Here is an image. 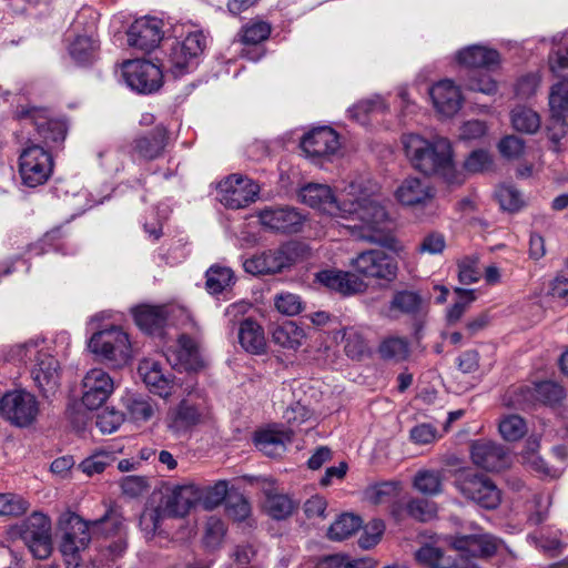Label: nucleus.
Returning a JSON list of instances; mask_svg holds the SVG:
<instances>
[{
	"label": "nucleus",
	"instance_id": "obj_1",
	"mask_svg": "<svg viewBox=\"0 0 568 568\" xmlns=\"http://www.w3.org/2000/svg\"><path fill=\"white\" fill-rule=\"evenodd\" d=\"M355 186L336 199L326 184L310 183L300 190L301 201L331 216L348 221L344 226L357 239L399 253L403 247L393 234V221L386 209L371 196H354Z\"/></svg>",
	"mask_w": 568,
	"mask_h": 568
},
{
	"label": "nucleus",
	"instance_id": "obj_2",
	"mask_svg": "<svg viewBox=\"0 0 568 568\" xmlns=\"http://www.w3.org/2000/svg\"><path fill=\"white\" fill-rule=\"evenodd\" d=\"M121 526L120 517L112 509L94 520H84L73 511L62 513L58 519V529L61 531L59 550L65 564L78 566L80 552L89 547L92 535H109L120 530Z\"/></svg>",
	"mask_w": 568,
	"mask_h": 568
},
{
	"label": "nucleus",
	"instance_id": "obj_3",
	"mask_svg": "<svg viewBox=\"0 0 568 568\" xmlns=\"http://www.w3.org/2000/svg\"><path fill=\"white\" fill-rule=\"evenodd\" d=\"M405 153L413 166L427 175H440L448 182H455V163L450 142L442 136L428 141L423 136L408 133L402 138Z\"/></svg>",
	"mask_w": 568,
	"mask_h": 568
},
{
	"label": "nucleus",
	"instance_id": "obj_4",
	"mask_svg": "<svg viewBox=\"0 0 568 568\" xmlns=\"http://www.w3.org/2000/svg\"><path fill=\"white\" fill-rule=\"evenodd\" d=\"M207 45L205 34L195 30L176 39L166 54L165 67L175 78L183 77L194 71Z\"/></svg>",
	"mask_w": 568,
	"mask_h": 568
},
{
	"label": "nucleus",
	"instance_id": "obj_5",
	"mask_svg": "<svg viewBox=\"0 0 568 568\" xmlns=\"http://www.w3.org/2000/svg\"><path fill=\"white\" fill-rule=\"evenodd\" d=\"M212 419V410L205 397L200 394L189 395L168 412V429L180 437L193 428L205 425Z\"/></svg>",
	"mask_w": 568,
	"mask_h": 568
},
{
	"label": "nucleus",
	"instance_id": "obj_6",
	"mask_svg": "<svg viewBox=\"0 0 568 568\" xmlns=\"http://www.w3.org/2000/svg\"><path fill=\"white\" fill-rule=\"evenodd\" d=\"M17 537L37 559H48L53 551L51 519L34 511L14 528Z\"/></svg>",
	"mask_w": 568,
	"mask_h": 568
},
{
	"label": "nucleus",
	"instance_id": "obj_7",
	"mask_svg": "<svg viewBox=\"0 0 568 568\" xmlns=\"http://www.w3.org/2000/svg\"><path fill=\"white\" fill-rule=\"evenodd\" d=\"M302 246L286 242L278 247L266 250L244 261L243 267L253 275L276 274L293 266L302 256Z\"/></svg>",
	"mask_w": 568,
	"mask_h": 568
},
{
	"label": "nucleus",
	"instance_id": "obj_8",
	"mask_svg": "<svg viewBox=\"0 0 568 568\" xmlns=\"http://www.w3.org/2000/svg\"><path fill=\"white\" fill-rule=\"evenodd\" d=\"M349 266L364 278L393 282L397 277L398 263L393 255L378 248L358 253L349 261Z\"/></svg>",
	"mask_w": 568,
	"mask_h": 568
},
{
	"label": "nucleus",
	"instance_id": "obj_9",
	"mask_svg": "<svg viewBox=\"0 0 568 568\" xmlns=\"http://www.w3.org/2000/svg\"><path fill=\"white\" fill-rule=\"evenodd\" d=\"M455 486L465 498L483 508L495 509L500 504V490L484 475L462 471L456 477Z\"/></svg>",
	"mask_w": 568,
	"mask_h": 568
},
{
	"label": "nucleus",
	"instance_id": "obj_10",
	"mask_svg": "<svg viewBox=\"0 0 568 568\" xmlns=\"http://www.w3.org/2000/svg\"><path fill=\"white\" fill-rule=\"evenodd\" d=\"M53 170V159L48 150L31 144L22 150L19 158V173L23 184L36 187L48 181Z\"/></svg>",
	"mask_w": 568,
	"mask_h": 568
},
{
	"label": "nucleus",
	"instance_id": "obj_11",
	"mask_svg": "<svg viewBox=\"0 0 568 568\" xmlns=\"http://www.w3.org/2000/svg\"><path fill=\"white\" fill-rule=\"evenodd\" d=\"M39 414L36 396L23 389L6 393L0 399V415L12 425L26 427L31 425Z\"/></svg>",
	"mask_w": 568,
	"mask_h": 568
},
{
	"label": "nucleus",
	"instance_id": "obj_12",
	"mask_svg": "<svg viewBox=\"0 0 568 568\" xmlns=\"http://www.w3.org/2000/svg\"><path fill=\"white\" fill-rule=\"evenodd\" d=\"M89 348L92 353L116 364H124L131 357L129 337L118 327L94 333L90 338Z\"/></svg>",
	"mask_w": 568,
	"mask_h": 568
},
{
	"label": "nucleus",
	"instance_id": "obj_13",
	"mask_svg": "<svg viewBox=\"0 0 568 568\" xmlns=\"http://www.w3.org/2000/svg\"><path fill=\"white\" fill-rule=\"evenodd\" d=\"M16 114L18 119L29 120L36 126L39 136L47 146L61 143L65 138V123L53 118L48 109L21 105L17 109Z\"/></svg>",
	"mask_w": 568,
	"mask_h": 568
},
{
	"label": "nucleus",
	"instance_id": "obj_14",
	"mask_svg": "<svg viewBox=\"0 0 568 568\" xmlns=\"http://www.w3.org/2000/svg\"><path fill=\"white\" fill-rule=\"evenodd\" d=\"M260 186L248 178L232 174L219 184L220 202L229 209L237 210L254 202Z\"/></svg>",
	"mask_w": 568,
	"mask_h": 568
},
{
	"label": "nucleus",
	"instance_id": "obj_15",
	"mask_svg": "<svg viewBox=\"0 0 568 568\" xmlns=\"http://www.w3.org/2000/svg\"><path fill=\"white\" fill-rule=\"evenodd\" d=\"M125 83L139 93H152L162 85V71L146 60L126 61L122 67Z\"/></svg>",
	"mask_w": 568,
	"mask_h": 568
},
{
	"label": "nucleus",
	"instance_id": "obj_16",
	"mask_svg": "<svg viewBox=\"0 0 568 568\" xmlns=\"http://www.w3.org/2000/svg\"><path fill=\"white\" fill-rule=\"evenodd\" d=\"M315 281L325 288L343 296L364 293L368 284L356 272L325 268L315 274Z\"/></svg>",
	"mask_w": 568,
	"mask_h": 568
},
{
	"label": "nucleus",
	"instance_id": "obj_17",
	"mask_svg": "<svg viewBox=\"0 0 568 568\" xmlns=\"http://www.w3.org/2000/svg\"><path fill=\"white\" fill-rule=\"evenodd\" d=\"M163 36L162 20L143 17L136 19L129 28L128 43L130 47L149 52L160 44Z\"/></svg>",
	"mask_w": 568,
	"mask_h": 568
},
{
	"label": "nucleus",
	"instance_id": "obj_18",
	"mask_svg": "<svg viewBox=\"0 0 568 568\" xmlns=\"http://www.w3.org/2000/svg\"><path fill=\"white\" fill-rule=\"evenodd\" d=\"M82 403L89 409L102 406L114 389L112 378L101 368H92L82 381Z\"/></svg>",
	"mask_w": 568,
	"mask_h": 568
},
{
	"label": "nucleus",
	"instance_id": "obj_19",
	"mask_svg": "<svg viewBox=\"0 0 568 568\" xmlns=\"http://www.w3.org/2000/svg\"><path fill=\"white\" fill-rule=\"evenodd\" d=\"M473 463L488 471H500L509 466L510 458L505 447L490 440H477L471 444Z\"/></svg>",
	"mask_w": 568,
	"mask_h": 568
},
{
	"label": "nucleus",
	"instance_id": "obj_20",
	"mask_svg": "<svg viewBox=\"0 0 568 568\" xmlns=\"http://www.w3.org/2000/svg\"><path fill=\"white\" fill-rule=\"evenodd\" d=\"M258 219L265 227L283 233H296L301 230L304 216L294 207H266L261 210Z\"/></svg>",
	"mask_w": 568,
	"mask_h": 568
},
{
	"label": "nucleus",
	"instance_id": "obj_21",
	"mask_svg": "<svg viewBox=\"0 0 568 568\" xmlns=\"http://www.w3.org/2000/svg\"><path fill=\"white\" fill-rule=\"evenodd\" d=\"M395 199L404 206H426L435 196L434 189L423 179L409 176L397 186Z\"/></svg>",
	"mask_w": 568,
	"mask_h": 568
},
{
	"label": "nucleus",
	"instance_id": "obj_22",
	"mask_svg": "<svg viewBox=\"0 0 568 568\" xmlns=\"http://www.w3.org/2000/svg\"><path fill=\"white\" fill-rule=\"evenodd\" d=\"M462 557L484 558L493 556L498 548V541L488 534L460 535L450 541Z\"/></svg>",
	"mask_w": 568,
	"mask_h": 568
},
{
	"label": "nucleus",
	"instance_id": "obj_23",
	"mask_svg": "<svg viewBox=\"0 0 568 568\" xmlns=\"http://www.w3.org/2000/svg\"><path fill=\"white\" fill-rule=\"evenodd\" d=\"M302 150L310 158H324L334 154L341 146L337 133L327 126L314 129L301 142Z\"/></svg>",
	"mask_w": 568,
	"mask_h": 568
},
{
	"label": "nucleus",
	"instance_id": "obj_24",
	"mask_svg": "<svg viewBox=\"0 0 568 568\" xmlns=\"http://www.w3.org/2000/svg\"><path fill=\"white\" fill-rule=\"evenodd\" d=\"M32 378L44 396L54 394L59 387V363L47 352H38L31 372Z\"/></svg>",
	"mask_w": 568,
	"mask_h": 568
},
{
	"label": "nucleus",
	"instance_id": "obj_25",
	"mask_svg": "<svg viewBox=\"0 0 568 568\" xmlns=\"http://www.w3.org/2000/svg\"><path fill=\"white\" fill-rule=\"evenodd\" d=\"M138 373L151 393L164 398L172 394V375L165 373L159 362L151 358L142 359Z\"/></svg>",
	"mask_w": 568,
	"mask_h": 568
},
{
	"label": "nucleus",
	"instance_id": "obj_26",
	"mask_svg": "<svg viewBox=\"0 0 568 568\" xmlns=\"http://www.w3.org/2000/svg\"><path fill=\"white\" fill-rule=\"evenodd\" d=\"M429 94L435 109L444 116L455 115L462 106L460 91L450 80H442L434 84Z\"/></svg>",
	"mask_w": 568,
	"mask_h": 568
},
{
	"label": "nucleus",
	"instance_id": "obj_27",
	"mask_svg": "<svg viewBox=\"0 0 568 568\" xmlns=\"http://www.w3.org/2000/svg\"><path fill=\"white\" fill-rule=\"evenodd\" d=\"M456 61L466 68L493 70L500 64V54L496 49L471 44L456 53Z\"/></svg>",
	"mask_w": 568,
	"mask_h": 568
},
{
	"label": "nucleus",
	"instance_id": "obj_28",
	"mask_svg": "<svg viewBox=\"0 0 568 568\" xmlns=\"http://www.w3.org/2000/svg\"><path fill=\"white\" fill-rule=\"evenodd\" d=\"M201 487L195 484H185L172 489L165 501V511L170 516L183 517L193 507L199 505Z\"/></svg>",
	"mask_w": 568,
	"mask_h": 568
},
{
	"label": "nucleus",
	"instance_id": "obj_29",
	"mask_svg": "<svg viewBox=\"0 0 568 568\" xmlns=\"http://www.w3.org/2000/svg\"><path fill=\"white\" fill-rule=\"evenodd\" d=\"M292 440V429L268 428L255 436L256 446L270 457L281 456L286 449V445Z\"/></svg>",
	"mask_w": 568,
	"mask_h": 568
},
{
	"label": "nucleus",
	"instance_id": "obj_30",
	"mask_svg": "<svg viewBox=\"0 0 568 568\" xmlns=\"http://www.w3.org/2000/svg\"><path fill=\"white\" fill-rule=\"evenodd\" d=\"M237 337L240 345L248 353L261 354L265 351L266 339L264 331L252 318L241 321Z\"/></svg>",
	"mask_w": 568,
	"mask_h": 568
},
{
	"label": "nucleus",
	"instance_id": "obj_31",
	"mask_svg": "<svg viewBox=\"0 0 568 568\" xmlns=\"http://www.w3.org/2000/svg\"><path fill=\"white\" fill-rule=\"evenodd\" d=\"M168 133L163 126H156L149 134L135 140L134 150L143 159L159 158L166 145Z\"/></svg>",
	"mask_w": 568,
	"mask_h": 568
},
{
	"label": "nucleus",
	"instance_id": "obj_32",
	"mask_svg": "<svg viewBox=\"0 0 568 568\" xmlns=\"http://www.w3.org/2000/svg\"><path fill=\"white\" fill-rule=\"evenodd\" d=\"M135 324L148 333H154L163 327L168 313L163 306L140 305L132 310Z\"/></svg>",
	"mask_w": 568,
	"mask_h": 568
},
{
	"label": "nucleus",
	"instance_id": "obj_33",
	"mask_svg": "<svg viewBox=\"0 0 568 568\" xmlns=\"http://www.w3.org/2000/svg\"><path fill=\"white\" fill-rule=\"evenodd\" d=\"M272 337L280 346L296 349L306 339V333L297 323L287 321L273 331Z\"/></svg>",
	"mask_w": 568,
	"mask_h": 568
},
{
	"label": "nucleus",
	"instance_id": "obj_34",
	"mask_svg": "<svg viewBox=\"0 0 568 568\" xmlns=\"http://www.w3.org/2000/svg\"><path fill=\"white\" fill-rule=\"evenodd\" d=\"M344 352L353 361H362L369 356L371 348L363 333L355 327L343 329Z\"/></svg>",
	"mask_w": 568,
	"mask_h": 568
},
{
	"label": "nucleus",
	"instance_id": "obj_35",
	"mask_svg": "<svg viewBox=\"0 0 568 568\" xmlns=\"http://www.w3.org/2000/svg\"><path fill=\"white\" fill-rule=\"evenodd\" d=\"M424 301L422 296L414 291H398L393 295L390 310L403 314L416 316L422 313Z\"/></svg>",
	"mask_w": 568,
	"mask_h": 568
},
{
	"label": "nucleus",
	"instance_id": "obj_36",
	"mask_svg": "<svg viewBox=\"0 0 568 568\" xmlns=\"http://www.w3.org/2000/svg\"><path fill=\"white\" fill-rule=\"evenodd\" d=\"M362 525L359 517L343 514L328 528L327 537L331 540L342 541L355 534Z\"/></svg>",
	"mask_w": 568,
	"mask_h": 568
},
{
	"label": "nucleus",
	"instance_id": "obj_37",
	"mask_svg": "<svg viewBox=\"0 0 568 568\" xmlns=\"http://www.w3.org/2000/svg\"><path fill=\"white\" fill-rule=\"evenodd\" d=\"M205 287L210 294H219L231 286L234 274L231 268L220 265H212L205 273Z\"/></svg>",
	"mask_w": 568,
	"mask_h": 568
},
{
	"label": "nucleus",
	"instance_id": "obj_38",
	"mask_svg": "<svg viewBox=\"0 0 568 568\" xmlns=\"http://www.w3.org/2000/svg\"><path fill=\"white\" fill-rule=\"evenodd\" d=\"M442 474L438 470L423 469L416 473L413 486L420 494L435 496L442 493Z\"/></svg>",
	"mask_w": 568,
	"mask_h": 568
},
{
	"label": "nucleus",
	"instance_id": "obj_39",
	"mask_svg": "<svg viewBox=\"0 0 568 568\" xmlns=\"http://www.w3.org/2000/svg\"><path fill=\"white\" fill-rule=\"evenodd\" d=\"M511 123L515 130L532 134L540 128V116L529 108L517 106L511 111Z\"/></svg>",
	"mask_w": 568,
	"mask_h": 568
},
{
	"label": "nucleus",
	"instance_id": "obj_40",
	"mask_svg": "<svg viewBox=\"0 0 568 568\" xmlns=\"http://www.w3.org/2000/svg\"><path fill=\"white\" fill-rule=\"evenodd\" d=\"M378 353L384 359L402 362L409 355L408 342L403 337H387L381 343Z\"/></svg>",
	"mask_w": 568,
	"mask_h": 568
},
{
	"label": "nucleus",
	"instance_id": "obj_41",
	"mask_svg": "<svg viewBox=\"0 0 568 568\" xmlns=\"http://www.w3.org/2000/svg\"><path fill=\"white\" fill-rule=\"evenodd\" d=\"M549 106L552 118L561 120L568 115V80L552 85L549 94Z\"/></svg>",
	"mask_w": 568,
	"mask_h": 568
},
{
	"label": "nucleus",
	"instance_id": "obj_42",
	"mask_svg": "<svg viewBox=\"0 0 568 568\" xmlns=\"http://www.w3.org/2000/svg\"><path fill=\"white\" fill-rule=\"evenodd\" d=\"M265 509L272 518L282 520L292 515L293 510L295 509V504L286 495L267 494L265 500Z\"/></svg>",
	"mask_w": 568,
	"mask_h": 568
},
{
	"label": "nucleus",
	"instance_id": "obj_43",
	"mask_svg": "<svg viewBox=\"0 0 568 568\" xmlns=\"http://www.w3.org/2000/svg\"><path fill=\"white\" fill-rule=\"evenodd\" d=\"M126 410L134 422H146L155 412V404L145 396H131L125 402Z\"/></svg>",
	"mask_w": 568,
	"mask_h": 568
},
{
	"label": "nucleus",
	"instance_id": "obj_44",
	"mask_svg": "<svg viewBox=\"0 0 568 568\" xmlns=\"http://www.w3.org/2000/svg\"><path fill=\"white\" fill-rule=\"evenodd\" d=\"M272 31L270 23L254 21L242 27L239 33L240 41L246 45H256L268 39Z\"/></svg>",
	"mask_w": 568,
	"mask_h": 568
},
{
	"label": "nucleus",
	"instance_id": "obj_45",
	"mask_svg": "<svg viewBox=\"0 0 568 568\" xmlns=\"http://www.w3.org/2000/svg\"><path fill=\"white\" fill-rule=\"evenodd\" d=\"M226 494L227 483L220 480L213 486L201 488V496L197 504L205 510H212L225 499Z\"/></svg>",
	"mask_w": 568,
	"mask_h": 568
},
{
	"label": "nucleus",
	"instance_id": "obj_46",
	"mask_svg": "<svg viewBox=\"0 0 568 568\" xmlns=\"http://www.w3.org/2000/svg\"><path fill=\"white\" fill-rule=\"evenodd\" d=\"M499 433L504 439L515 442L525 436L527 426L519 415H508L499 422Z\"/></svg>",
	"mask_w": 568,
	"mask_h": 568
},
{
	"label": "nucleus",
	"instance_id": "obj_47",
	"mask_svg": "<svg viewBox=\"0 0 568 568\" xmlns=\"http://www.w3.org/2000/svg\"><path fill=\"white\" fill-rule=\"evenodd\" d=\"M97 49L98 45L91 37L79 36L70 45V54L78 63H87L93 58Z\"/></svg>",
	"mask_w": 568,
	"mask_h": 568
},
{
	"label": "nucleus",
	"instance_id": "obj_48",
	"mask_svg": "<svg viewBox=\"0 0 568 568\" xmlns=\"http://www.w3.org/2000/svg\"><path fill=\"white\" fill-rule=\"evenodd\" d=\"M29 508V504L19 495L0 494V516H21Z\"/></svg>",
	"mask_w": 568,
	"mask_h": 568
},
{
	"label": "nucleus",
	"instance_id": "obj_49",
	"mask_svg": "<svg viewBox=\"0 0 568 568\" xmlns=\"http://www.w3.org/2000/svg\"><path fill=\"white\" fill-rule=\"evenodd\" d=\"M400 491L398 481H385L372 486L367 490L368 499L374 504H383L396 497Z\"/></svg>",
	"mask_w": 568,
	"mask_h": 568
},
{
	"label": "nucleus",
	"instance_id": "obj_50",
	"mask_svg": "<svg viewBox=\"0 0 568 568\" xmlns=\"http://www.w3.org/2000/svg\"><path fill=\"white\" fill-rule=\"evenodd\" d=\"M496 196L501 209L505 211L516 212L524 204L520 192L511 185L500 186L496 192Z\"/></svg>",
	"mask_w": 568,
	"mask_h": 568
},
{
	"label": "nucleus",
	"instance_id": "obj_51",
	"mask_svg": "<svg viewBox=\"0 0 568 568\" xmlns=\"http://www.w3.org/2000/svg\"><path fill=\"white\" fill-rule=\"evenodd\" d=\"M384 103L379 98L363 100L353 105L349 110V116L361 123H365L369 113L382 111Z\"/></svg>",
	"mask_w": 568,
	"mask_h": 568
},
{
	"label": "nucleus",
	"instance_id": "obj_52",
	"mask_svg": "<svg viewBox=\"0 0 568 568\" xmlns=\"http://www.w3.org/2000/svg\"><path fill=\"white\" fill-rule=\"evenodd\" d=\"M385 530V524L381 519L371 520L361 536L358 544L363 549H369L378 544Z\"/></svg>",
	"mask_w": 568,
	"mask_h": 568
},
{
	"label": "nucleus",
	"instance_id": "obj_53",
	"mask_svg": "<svg viewBox=\"0 0 568 568\" xmlns=\"http://www.w3.org/2000/svg\"><path fill=\"white\" fill-rule=\"evenodd\" d=\"M112 460L113 457L111 454L105 452H99L85 458L80 464L79 467L83 473H85L89 476H92L102 473Z\"/></svg>",
	"mask_w": 568,
	"mask_h": 568
},
{
	"label": "nucleus",
	"instance_id": "obj_54",
	"mask_svg": "<svg viewBox=\"0 0 568 568\" xmlns=\"http://www.w3.org/2000/svg\"><path fill=\"white\" fill-rule=\"evenodd\" d=\"M536 395L542 403L552 405L564 398L565 392L558 384L547 381L537 385Z\"/></svg>",
	"mask_w": 568,
	"mask_h": 568
},
{
	"label": "nucleus",
	"instance_id": "obj_55",
	"mask_svg": "<svg viewBox=\"0 0 568 568\" xmlns=\"http://www.w3.org/2000/svg\"><path fill=\"white\" fill-rule=\"evenodd\" d=\"M407 514L418 520L427 521L435 515L434 505L425 499L414 498L406 504Z\"/></svg>",
	"mask_w": 568,
	"mask_h": 568
},
{
	"label": "nucleus",
	"instance_id": "obj_56",
	"mask_svg": "<svg viewBox=\"0 0 568 568\" xmlns=\"http://www.w3.org/2000/svg\"><path fill=\"white\" fill-rule=\"evenodd\" d=\"M123 423V415L116 410L104 409L97 416L95 425L102 434L115 432Z\"/></svg>",
	"mask_w": 568,
	"mask_h": 568
},
{
	"label": "nucleus",
	"instance_id": "obj_57",
	"mask_svg": "<svg viewBox=\"0 0 568 568\" xmlns=\"http://www.w3.org/2000/svg\"><path fill=\"white\" fill-rule=\"evenodd\" d=\"M456 293L465 296V300L456 302L448 311H447V322L449 325L456 324L467 311L469 304L475 300V295L473 291L456 288Z\"/></svg>",
	"mask_w": 568,
	"mask_h": 568
},
{
	"label": "nucleus",
	"instance_id": "obj_58",
	"mask_svg": "<svg viewBox=\"0 0 568 568\" xmlns=\"http://www.w3.org/2000/svg\"><path fill=\"white\" fill-rule=\"evenodd\" d=\"M226 514L230 518L242 521L250 516L251 506L241 495L232 496L226 501Z\"/></svg>",
	"mask_w": 568,
	"mask_h": 568
},
{
	"label": "nucleus",
	"instance_id": "obj_59",
	"mask_svg": "<svg viewBox=\"0 0 568 568\" xmlns=\"http://www.w3.org/2000/svg\"><path fill=\"white\" fill-rule=\"evenodd\" d=\"M275 306L282 314L293 316L302 311V301L296 294L281 293L275 297Z\"/></svg>",
	"mask_w": 568,
	"mask_h": 568
},
{
	"label": "nucleus",
	"instance_id": "obj_60",
	"mask_svg": "<svg viewBox=\"0 0 568 568\" xmlns=\"http://www.w3.org/2000/svg\"><path fill=\"white\" fill-rule=\"evenodd\" d=\"M225 530V525L221 519L210 517L206 523V532L204 538L206 546L212 548L217 547L223 540Z\"/></svg>",
	"mask_w": 568,
	"mask_h": 568
},
{
	"label": "nucleus",
	"instance_id": "obj_61",
	"mask_svg": "<svg viewBox=\"0 0 568 568\" xmlns=\"http://www.w3.org/2000/svg\"><path fill=\"white\" fill-rule=\"evenodd\" d=\"M490 164L489 153L484 150H476L466 159L464 166L468 172L478 173L488 170Z\"/></svg>",
	"mask_w": 568,
	"mask_h": 568
},
{
	"label": "nucleus",
	"instance_id": "obj_62",
	"mask_svg": "<svg viewBox=\"0 0 568 568\" xmlns=\"http://www.w3.org/2000/svg\"><path fill=\"white\" fill-rule=\"evenodd\" d=\"M499 152L507 159H518L525 150L524 141L515 135L504 138L498 144Z\"/></svg>",
	"mask_w": 568,
	"mask_h": 568
},
{
	"label": "nucleus",
	"instance_id": "obj_63",
	"mask_svg": "<svg viewBox=\"0 0 568 568\" xmlns=\"http://www.w3.org/2000/svg\"><path fill=\"white\" fill-rule=\"evenodd\" d=\"M415 558L419 564L428 568L435 567L439 561H445L444 552L439 548L429 545L419 548L415 554Z\"/></svg>",
	"mask_w": 568,
	"mask_h": 568
},
{
	"label": "nucleus",
	"instance_id": "obj_64",
	"mask_svg": "<svg viewBox=\"0 0 568 568\" xmlns=\"http://www.w3.org/2000/svg\"><path fill=\"white\" fill-rule=\"evenodd\" d=\"M178 354L181 362L192 365L197 359L196 343L187 335H181L178 339Z\"/></svg>",
	"mask_w": 568,
	"mask_h": 568
}]
</instances>
